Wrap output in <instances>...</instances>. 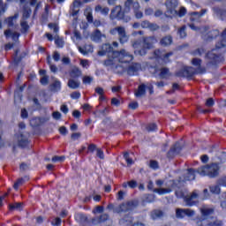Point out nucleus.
I'll return each mask as SVG.
<instances>
[{"mask_svg":"<svg viewBox=\"0 0 226 226\" xmlns=\"http://www.w3.org/2000/svg\"><path fill=\"white\" fill-rule=\"evenodd\" d=\"M98 54L99 56L108 54V59L104 62V64L111 70L122 68L121 72H127L128 75L132 76L137 75L142 70L139 64L132 63L133 55H131L126 49L114 51V48L110 44H103Z\"/></svg>","mask_w":226,"mask_h":226,"instance_id":"1","label":"nucleus"},{"mask_svg":"<svg viewBox=\"0 0 226 226\" xmlns=\"http://www.w3.org/2000/svg\"><path fill=\"white\" fill-rule=\"evenodd\" d=\"M124 6L125 7L124 12L121 11V6L115 7V9H113L111 11L110 18L120 19L124 20V22H128L130 21V17L126 16V13H129L132 8L134 11L136 19H142V17H144V14L140 11V4H139V2L127 0Z\"/></svg>","mask_w":226,"mask_h":226,"instance_id":"2","label":"nucleus"},{"mask_svg":"<svg viewBox=\"0 0 226 226\" xmlns=\"http://www.w3.org/2000/svg\"><path fill=\"white\" fill-rule=\"evenodd\" d=\"M175 193L178 199H184L185 206H189L190 207H192V206H197L199 203V201H197L198 199H200V200H206V199H209V192L207 189L203 191L202 196L199 195L197 191H194L192 194H188L186 189L181 188L176 190Z\"/></svg>","mask_w":226,"mask_h":226,"instance_id":"3","label":"nucleus"},{"mask_svg":"<svg viewBox=\"0 0 226 226\" xmlns=\"http://www.w3.org/2000/svg\"><path fill=\"white\" fill-rule=\"evenodd\" d=\"M201 220H199L197 226H222V222L213 220V215H215V209L213 207L205 205L200 208Z\"/></svg>","mask_w":226,"mask_h":226,"instance_id":"4","label":"nucleus"},{"mask_svg":"<svg viewBox=\"0 0 226 226\" xmlns=\"http://www.w3.org/2000/svg\"><path fill=\"white\" fill-rule=\"evenodd\" d=\"M156 39L154 37H148L143 40V42L136 41L132 44L134 49V54L136 56H146L149 49H153V45L156 43Z\"/></svg>","mask_w":226,"mask_h":226,"instance_id":"5","label":"nucleus"},{"mask_svg":"<svg viewBox=\"0 0 226 226\" xmlns=\"http://www.w3.org/2000/svg\"><path fill=\"white\" fill-rule=\"evenodd\" d=\"M192 67H184L181 71L177 72V77H192L195 73H202V60L199 58H193L192 60Z\"/></svg>","mask_w":226,"mask_h":226,"instance_id":"6","label":"nucleus"},{"mask_svg":"<svg viewBox=\"0 0 226 226\" xmlns=\"http://www.w3.org/2000/svg\"><path fill=\"white\" fill-rule=\"evenodd\" d=\"M226 47V29L221 35V42L215 45V49L207 54V59H210V64H216L218 63L219 56H216L217 52H220V49Z\"/></svg>","mask_w":226,"mask_h":226,"instance_id":"7","label":"nucleus"},{"mask_svg":"<svg viewBox=\"0 0 226 226\" xmlns=\"http://www.w3.org/2000/svg\"><path fill=\"white\" fill-rule=\"evenodd\" d=\"M220 170V166L216 163H212L210 165L203 166L198 169L197 172L200 176H208V177H216Z\"/></svg>","mask_w":226,"mask_h":226,"instance_id":"8","label":"nucleus"},{"mask_svg":"<svg viewBox=\"0 0 226 226\" xmlns=\"http://www.w3.org/2000/svg\"><path fill=\"white\" fill-rule=\"evenodd\" d=\"M167 13H170V17H176L178 14V17H185L186 15V9L182 7L177 13L176 8H177V0H167L166 2Z\"/></svg>","mask_w":226,"mask_h":226,"instance_id":"9","label":"nucleus"},{"mask_svg":"<svg viewBox=\"0 0 226 226\" xmlns=\"http://www.w3.org/2000/svg\"><path fill=\"white\" fill-rule=\"evenodd\" d=\"M176 182L170 180L169 182L165 183L166 187H161L154 189V192L158 193V195H167V193H170L174 188H176Z\"/></svg>","mask_w":226,"mask_h":226,"instance_id":"10","label":"nucleus"},{"mask_svg":"<svg viewBox=\"0 0 226 226\" xmlns=\"http://www.w3.org/2000/svg\"><path fill=\"white\" fill-rule=\"evenodd\" d=\"M110 34L116 36V34H118L119 36V41L120 43H126L128 41V35H126V31L124 30V27L118 26L116 28H113L110 30Z\"/></svg>","mask_w":226,"mask_h":226,"instance_id":"11","label":"nucleus"},{"mask_svg":"<svg viewBox=\"0 0 226 226\" xmlns=\"http://www.w3.org/2000/svg\"><path fill=\"white\" fill-rule=\"evenodd\" d=\"M146 91H149L150 94H153V85L149 83L140 85L135 92L136 98H142L146 94Z\"/></svg>","mask_w":226,"mask_h":226,"instance_id":"12","label":"nucleus"},{"mask_svg":"<svg viewBox=\"0 0 226 226\" xmlns=\"http://www.w3.org/2000/svg\"><path fill=\"white\" fill-rule=\"evenodd\" d=\"M120 225L122 226H146L141 222H133V217L126 215L119 221Z\"/></svg>","mask_w":226,"mask_h":226,"instance_id":"13","label":"nucleus"},{"mask_svg":"<svg viewBox=\"0 0 226 226\" xmlns=\"http://www.w3.org/2000/svg\"><path fill=\"white\" fill-rule=\"evenodd\" d=\"M195 215V211L190 208L183 209V208H177L176 210V216L177 218H185V216H188L189 218L193 217Z\"/></svg>","mask_w":226,"mask_h":226,"instance_id":"14","label":"nucleus"},{"mask_svg":"<svg viewBox=\"0 0 226 226\" xmlns=\"http://www.w3.org/2000/svg\"><path fill=\"white\" fill-rule=\"evenodd\" d=\"M172 56V52L165 53V51L155 50L154 59H158L161 63H169V57Z\"/></svg>","mask_w":226,"mask_h":226,"instance_id":"15","label":"nucleus"},{"mask_svg":"<svg viewBox=\"0 0 226 226\" xmlns=\"http://www.w3.org/2000/svg\"><path fill=\"white\" fill-rule=\"evenodd\" d=\"M29 17H31V10L25 9L23 11V19L20 24L22 33H26L29 29V25L26 21V19H29Z\"/></svg>","mask_w":226,"mask_h":226,"instance_id":"16","label":"nucleus"},{"mask_svg":"<svg viewBox=\"0 0 226 226\" xmlns=\"http://www.w3.org/2000/svg\"><path fill=\"white\" fill-rule=\"evenodd\" d=\"M15 140L17 141L18 146H20V147H26L28 143L27 136L23 134L21 132H19V134H16Z\"/></svg>","mask_w":226,"mask_h":226,"instance_id":"17","label":"nucleus"},{"mask_svg":"<svg viewBox=\"0 0 226 226\" xmlns=\"http://www.w3.org/2000/svg\"><path fill=\"white\" fill-rule=\"evenodd\" d=\"M185 174L186 177L184 178H180V181H178V185H181V181H193V179H195V170H188Z\"/></svg>","mask_w":226,"mask_h":226,"instance_id":"18","label":"nucleus"},{"mask_svg":"<svg viewBox=\"0 0 226 226\" xmlns=\"http://www.w3.org/2000/svg\"><path fill=\"white\" fill-rule=\"evenodd\" d=\"M155 73L159 75L161 79H167V77H170V72L167 68L156 69Z\"/></svg>","mask_w":226,"mask_h":226,"instance_id":"19","label":"nucleus"},{"mask_svg":"<svg viewBox=\"0 0 226 226\" xmlns=\"http://www.w3.org/2000/svg\"><path fill=\"white\" fill-rule=\"evenodd\" d=\"M102 38H105V34H102V32L96 30L94 34L91 35V40L96 41L97 43L102 41Z\"/></svg>","mask_w":226,"mask_h":226,"instance_id":"20","label":"nucleus"},{"mask_svg":"<svg viewBox=\"0 0 226 226\" xmlns=\"http://www.w3.org/2000/svg\"><path fill=\"white\" fill-rule=\"evenodd\" d=\"M78 49L83 56H87V54L93 53V46L91 45H86L84 48L79 46Z\"/></svg>","mask_w":226,"mask_h":226,"instance_id":"21","label":"nucleus"},{"mask_svg":"<svg viewBox=\"0 0 226 226\" xmlns=\"http://www.w3.org/2000/svg\"><path fill=\"white\" fill-rule=\"evenodd\" d=\"M70 75L72 79H78V77H80V75H82V71H80L79 67H72Z\"/></svg>","mask_w":226,"mask_h":226,"instance_id":"22","label":"nucleus"},{"mask_svg":"<svg viewBox=\"0 0 226 226\" xmlns=\"http://www.w3.org/2000/svg\"><path fill=\"white\" fill-rule=\"evenodd\" d=\"M160 43L162 45V47H169V45H172V36L167 35L163 37Z\"/></svg>","mask_w":226,"mask_h":226,"instance_id":"23","label":"nucleus"},{"mask_svg":"<svg viewBox=\"0 0 226 226\" xmlns=\"http://www.w3.org/2000/svg\"><path fill=\"white\" fill-rule=\"evenodd\" d=\"M4 35L6 36V38H12V40H14V41H17V40H19V33H13L11 32V30H6L4 32Z\"/></svg>","mask_w":226,"mask_h":226,"instance_id":"24","label":"nucleus"},{"mask_svg":"<svg viewBox=\"0 0 226 226\" xmlns=\"http://www.w3.org/2000/svg\"><path fill=\"white\" fill-rule=\"evenodd\" d=\"M130 209H132V203H124L118 207L117 213H124L130 211Z\"/></svg>","mask_w":226,"mask_h":226,"instance_id":"25","label":"nucleus"},{"mask_svg":"<svg viewBox=\"0 0 226 226\" xmlns=\"http://www.w3.org/2000/svg\"><path fill=\"white\" fill-rule=\"evenodd\" d=\"M17 19H19V14H15L14 16L8 18L5 20L8 27H12L13 24H15L17 22Z\"/></svg>","mask_w":226,"mask_h":226,"instance_id":"26","label":"nucleus"},{"mask_svg":"<svg viewBox=\"0 0 226 226\" xmlns=\"http://www.w3.org/2000/svg\"><path fill=\"white\" fill-rule=\"evenodd\" d=\"M26 181H29V177H25L24 178L18 179V181L13 185L14 190H19V187L22 186Z\"/></svg>","mask_w":226,"mask_h":226,"instance_id":"27","label":"nucleus"},{"mask_svg":"<svg viewBox=\"0 0 226 226\" xmlns=\"http://www.w3.org/2000/svg\"><path fill=\"white\" fill-rule=\"evenodd\" d=\"M72 40L74 43H76V45H79L80 41H82V36H80V33L75 31L73 36L72 37Z\"/></svg>","mask_w":226,"mask_h":226,"instance_id":"28","label":"nucleus"},{"mask_svg":"<svg viewBox=\"0 0 226 226\" xmlns=\"http://www.w3.org/2000/svg\"><path fill=\"white\" fill-rule=\"evenodd\" d=\"M80 86V82L76 79H69L68 87L71 89H77Z\"/></svg>","mask_w":226,"mask_h":226,"instance_id":"29","label":"nucleus"},{"mask_svg":"<svg viewBox=\"0 0 226 226\" xmlns=\"http://www.w3.org/2000/svg\"><path fill=\"white\" fill-rule=\"evenodd\" d=\"M163 213L160 210H154L151 212L150 216L152 220H158V218H162Z\"/></svg>","mask_w":226,"mask_h":226,"instance_id":"30","label":"nucleus"},{"mask_svg":"<svg viewBox=\"0 0 226 226\" xmlns=\"http://www.w3.org/2000/svg\"><path fill=\"white\" fill-rule=\"evenodd\" d=\"M95 11L100 12L102 15H108L109 9L108 7H102V5H97L95 7Z\"/></svg>","mask_w":226,"mask_h":226,"instance_id":"31","label":"nucleus"},{"mask_svg":"<svg viewBox=\"0 0 226 226\" xmlns=\"http://www.w3.org/2000/svg\"><path fill=\"white\" fill-rule=\"evenodd\" d=\"M123 188H137V181L135 180H131L129 182H124L123 185H122Z\"/></svg>","mask_w":226,"mask_h":226,"instance_id":"32","label":"nucleus"},{"mask_svg":"<svg viewBox=\"0 0 226 226\" xmlns=\"http://www.w3.org/2000/svg\"><path fill=\"white\" fill-rule=\"evenodd\" d=\"M79 64L84 70H88L89 66H91V62L87 59H80Z\"/></svg>","mask_w":226,"mask_h":226,"instance_id":"33","label":"nucleus"},{"mask_svg":"<svg viewBox=\"0 0 226 226\" xmlns=\"http://www.w3.org/2000/svg\"><path fill=\"white\" fill-rule=\"evenodd\" d=\"M215 13L218 17H221V19H222V20H225V19H226V11H222L220 9H215Z\"/></svg>","mask_w":226,"mask_h":226,"instance_id":"34","label":"nucleus"},{"mask_svg":"<svg viewBox=\"0 0 226 226\" xmlns=\"http://www.w3.org/2000/svg\"><path fill=\"white\" fill-rule=\"evenodd\" d=\"M124 158L128 167H130V165H133V160L132 158H130V154L124 153Z\"/></svg>","mask_w":226,"mask_h":226,"instance_id":"35","label":"nucleus"},{"mask_svg":"<svg viewBox=\"0 0 226 226\" xmlns=\"http://www.w3.org/2000/svg\"><path fill=\"white\" fill-rule=\"evenodd\" d=\"M13 1H18V0H7V3H11ZM6 11V5L3 4V0H0V15H3Z\"/></svg>","mask_w":226,"mask_h":226,"instance_id":"36","label":"nucleus"},{"mask_svg":"<svg viewBox=\"0 0 226 226\" xmlns=\"http://www.w3.org/2000/svg\"><path fill=\"white\" fill-rule=\"evenodd\" d=\"M210 192L211 193H215V195H218V193H220V186L219 185L210 186Z\"/></svg>","mask_w":226,"mask_h":226,"instance_id":"37","label":"nucleus"},{"mask_svg":"<svg viewBox=\"0 0 226 226\" xmlns=\"http://www.w3.org/2000/svg\"><path fill=\"white\" fill-rule=\"evenodd\" d=\"M178 34H179L180 38H186V26H182L178 30Z\"/></svg>","mask_w":226,"mask_h":226,"instance_id":"38","label":"nucleus"},{"mask_svg":"<svg viewBox=\"0 0 226 226\" xmlns=\"http://www.w3.org/2000/svg\"><path fill=\"white\" fill-rule=\"evenodd\" d=\"M91 82H93V77L85 76L83 78V84H85L86 86H89V84H91Z\"/></svg>","mask_w":226,"mask_h":226,"instance_id":"39","label":"nucleus"},{"mask_svg":"<svg viewBox=\"0 0 226 226\" xmlns=\"http://www.w3.org/2000/svg\"><path fill=\"white\" fill-rule=\"evenodd\" d=\"M202 16V13H200V12H192L191 14V20L192 22H195V19H200V17Z\"/></svg>","mask_w":226,"mask_h":226,"instance_id":"40","label":"nucleus"},{"mask_svg":"<svg viewBox=\"0 0 226 226\" xmlns=\"http://www.w3.org/2000/svg\"><path fill=\"white\" fill-rule=\"evenodd\" d=\"M96 156H98V158H100L101 160H104L105 154H103V150L100 148H96Z\"/></svg>","mask_w":226,"mask_h":226,"instance_id":"41","label":"nucleus"},{"mask_svg":"<svg viewBox=\"0 0 226 226\" xmlns=\"http://www.w3.org/2000/svg\"><path fill=\"white\" fill-rule=\"evenodd\" d=\"M85 14L87 15V21L93 22V13L91 12V9H87Z\"/></svg>","mask_w":226,"mask_h":226,"instance_id":"42","label":"nucleus"},{"mask_svg":"<svg viewBox=\"0 0 226 226\" xmlns=\"http://www.w3.org/2000/svg\"><path fill=\"white\" fill-rule=\"evenodd\" d=\"M48 64H49L50 71L53 73H56V72H57V67L50 63V56H48Z\"/></svg>","mask_w":226,"mask_h":226,"instance_id":"43","label":"nucleus"},{"mask_svg":"<svg viewBox=\"0 0 226 226\" xmlns=\"http://www.w3.org/2000/svg\"><path fill=\"white\" fill-rule=\"evenodd\" d=\"M53 89L54 91H59L61 89V81L55 80V82L53 83Z\"/></svg>","mask_w":226,"mask_h":226,"instance_id":"44","label":"nucleus"},{"mask_svg":"<svg viewBox=\"0 0 226 226\" xmlns=\"http://www.w3.org/2000/svg\"><path fill=\"white\" fill-rule=\"evenodd\" d=\"M55 43L57 47H59V49L63 48V45H64V41L61 38H56Z\"/></svg>","mask_w":226,"mask_h":226,"instance_id":"45","label":"nucleus"},{"mask_svg":"<svg viewBox=\"0 0 226 226\" xmlns=\"http://www.w3.org/2000/svg\"><path fill=\"white\" fill-rule=\"evenodd\" d=\"M125 195H126V192H124V191H119V192H117V200H123V199H124Z\"/></svg>","mask_w":226,"mask_h":226,"instance_id":"46","label":"nucleus"},{"mask_svg":"<svg viewBox=\"0 0 226 226\" xmlns=\"http://www.w3.org/2000/svg\"><path fill=\"white\" fill-rule=\"evenodd\" d=\"M41 84H42V86H47L49 84V76L44 75L41 78Z\"/></svg>","mask_w":226,"mask_h":226,"instance_id":"47","label":"nucleus"},{"mask_svg":"<svg viewBox=\"0 0 226 226\" xmlns=\"http://www.w3.org/2000/svg\"><path fill=\"white\" fill-rule=\"evenodd\" d=\"M180 149H181V148H180L179 143H176L175 146L171 148L170 152H171V153H174V154L179 153V150H180Z\"/></svg>","mask_w":226,"mask_h":226,"instance_id":"48","label":"nucleus"},{"mask_svg":"<svg viewBox=\"0 0 226 226\" xmlns=\"http://www.w3.org/2000/svg\"><path fill=\"white\" fill-rule=\"evenodd\" d=\"M10 209H18L20 211V209H22V203H15L14 205H10Z\"/></svg>","mask_w":226,"mask_h":226,"instance_id":"49","label":"nucleus"},{"mask_svg":"<svg viewBox=\"0 0 226 226\" xmlns=\"http://www.w3.org/2000/svg\"><path fill=\"white\" fill-rule=\"evenodd\" d=\"M53 163H57V162H64V156H54L52 158Z\"/></svg>","mask_w":226,"mask_h":226,"instance_id":"50","label":"nucleus"},{"mask_svg":"<svg viewBox=\"0 0 226 226\" xmlns=\"http://www.w3.org/2000/svg\"><path fill=\"white\" fill-rule=\"evenodd\" d=\"M156 124H150L147 127V132H156Z\"/></svg>","mask_w":226,"mask_h":226,"instance_id":"51","label":"nucleus"},{"mask_svg":"<svg viewBox=\"0 0 226 226\" xmlns=\"http://www.w3.org/2000/svg\"><path fill=\"white\" fill-rule=\"evenodd\" d=\"M49 29H52L54 31V33H57V31H59V26L56 24H52L50 23L49 25Z\"/></svg>","mask_w":226,"mask_h":226,"instance_id":"52","label":"nucleus"},{"mask_svg":"<svg viewBox=\"0 0 226 226\" xmlns=\"http://www.w3.org/2000/svg\"><path fill=\"white\" fill-rule=\"evenodd\" d=\"M40 121V118H34L30 121V124L32 126H39Z\"/></svg>","mask_w":226,"mask_h":226,"instance_id":"53","label":"nucleus"},{"mask_svg":"<svg viewBox=\"0 0 226 226\" xmlns=\"http://www.w3.org/2000/svg\"><path fill=\"white\" fill-rule=\"evenodd\" d=\"M40 2H38V0H31L30 1V5L31 6H36L35 10H38V8H40Z\"/></svg>","mask_w":226,"mask_h":226,"instance_id":"54","label":"nucleus"},{"mask_svg":"<svg viewBox=\"0 0 226 226\" xmlns=\"http://www.w3.org/2000/svg\"><path fill=\"white\" fill-rule=\"evenodd\" d=\"M129 108L132 109V110H135V109H139V102H132L129 104Z\"/></svg>","mask_w":226,"mask_h":226,"instance_id":"55","label":"nucleus"},{"mask_svg":"<svg viewBox=\"0 0 226 226\" xmlns=\"http://www.w3.org/2000/svg\"><path fill=\"white\" fill-rule=\"evenodd\" d=\"M150 169H154V170H156V169H158V162L151 161L150 162Z\"/></svg>","mask_w":226,"mask_h":226,"instance_id":"56","label":"nucleus"},{"mask_svg":"<svg viewBox=\"0 0 226 226\" xmlns=\"http://www.w3.org/2000/svg\"><path fill=\"white\" fill-rule=\"evenodd\" d=\"M71 139L72 140H79L80 139V132H74L72 134Z\"/></svg>","mask_w":226,"mask_h":226,"instance_id":"57","label":"nucleus"},{"mask_svg":"<svg viewBox=\"0 0 226 226\" xmlns=\"http://www.w3.org/2000/svg\"><path fill=\"white\" fill-rule=\"evenodd\" d=\"M59 132L61 135H68V129H66L64 126L60 127Z\"/></svg>","mask_w":226,"mask_h":226,"instance_id":"58","label":"nucleus"},{"mask_svg":"<svg viewBox=\"0 0 226 226\" xmlns=\"http://www.w3.org/2000/svg\"><path fill=\"white\" fill-rule=\"evenodd\" d=\"M52 225L61 226V218L57 217V218L54 219V221L52 222Z\"/></svg>","mask_w":226,"mask_h":226,"instance_id":"59","label":"nucleus"},{"mask_svg":"<svg viewBox=\"0 0 226 226\" xmlns=\"http://www.w3.org/2000/svg\"><path fill=\"white\" fill-rule=\"evenodd\" d=\"M215 105V101L212 98H209L206 102V106L207 107H213Z\"/></svg>","mask_w":226,"mask_h":226,"instance_id":"60","label":"nucleus"},{"mask_svg":"<svg viewBox=\"0 0 226 226\" xmlns=\"http://www.w3.org/2000/svg\"><path fill=\"white\" fill-rule=\"evenodd\" d=\"M71 97L73 99V100H79V98H80V93L79 92H74L71 94Z\"/></svg>","mask_w":226,"mask_h":226,"instance_id":"61","label":"nucleus"},{"mask_svg":"<svg viewBox=\"0 0 226 226\" xmlns=\"http://www.w3.org/2000/svg\"><path fill=\"white\" fill-rule=\"evenodd\" d=\"M94 215L96 213H103V207H96L95 209L93 210Z\"/></svg>","mask_w":226,"mask_h":226,"instance_id":"62","label":"nucleus"},{"mask_svg":"<svg viewBox=\"0 0 226 226\" xmlns=\"http://www.w3.org/2000/svg\"><path fill=\"white\" fill-rule=\"evenodd\" d=\"M53 59L56 62L59 61V59H61V55H59L57 51H55L53 54Z\"/></svg>","mask_w":226,"mask_h":226,"instance_id":"63","label":"nucleus"},{"mask_svg":"<svg viewBox=\"0 0 226 226\" xmlns=\"http://www.w3.org/2000/svg\"><path fill=\"white\" fill-rule=\"evenodd\" d=\"M52 116H53V117L55 118V119H61V114L58 112V111H55V112H53V114H52Z\"/></svg>","mask_w":226,"mask_h":226,"instance_id":"64","label":"nucleus"}]
</instances>
